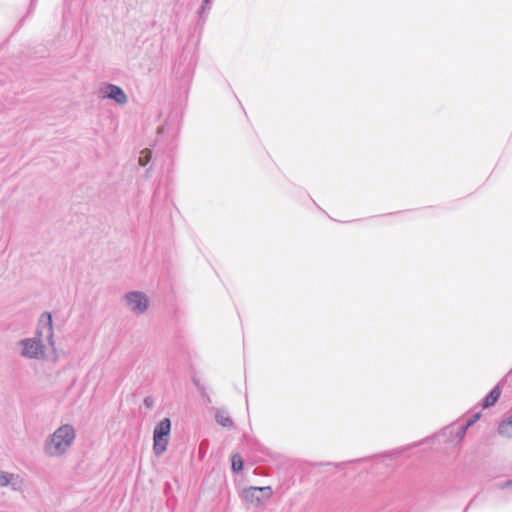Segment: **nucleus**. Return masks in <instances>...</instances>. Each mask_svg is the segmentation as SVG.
<instances>
[{"instance_id": "nucleus-6", "label": "nucleus", "mask_w": 512, "mask_h": 512, "mask_svg": "<svg viewBox=\"0 0 512 512\" xmlns=\"http://www.w3.org/2000/svg\"><path fill=\"white\" fill-rule=\"evenodd\" d=\"M40 336H43L44 334L47 337L52 336V316L49 312H45L41 315L39 320V331Z\"/></svg>"}, {"instance_id": "nucleus-3", "label": "nucleus", "mask_w": 512, "mask_h": 512, "mask_svg": "<svg viewBox=\"0 0 512 512\" xmlns=\"http://www.w3.org/2000/svg\"><path fill=\"white\" fill-rule=\"evenodd\" d=\"M272 488L270 486L264 487H249L243 490L242 497L244 501L252 505H259L264 500L272 497Z\"/></svg>"}, {"instance_id": "nucleus-5", "label": "nucleus", "mask_w": 512, "mask_h": 512, "mask_svg": "<svg viewBox=\"0 0 512 512\" xmlns=\"http://www.w3.org/2000/svg\"><path fill=\"white\" fill-rule=\"evenodd\" d=\"M43 353V346L39 341L25 340L23 341V355L36 358Z\"/></svg>"}, {"instance_id": "nucleus-7", "label": "nucleus", "mask_w": 512, "mask_h": 512, "mask_svg": "<svg viewBox=\"0 0 512 512\" xmlns=\"http://www.w3.org/2000/svg\"><path fill=\"white\" fill-rule=\"evenodd\" d=\"M108 98L114 99L119 104L127 102V97L123 90L115 85H108L105 89Z\"/></svg>"}, {"instance_id": "nucleus-4", "label": "nucleus", "mask_w": 512, "mask_h": 512, "mask_svg": "<svg viewBox=\"0 0 512 512\" xmlns=\"http://www.w3.org/2000/svg\"><path fill=\"white\" fill-rule=\"evenodd\" d=\"M128 305L133 311L142 313L147 309L148 300L147 298L138 292H132L126 295Z\"/></svg>"}, {"instance_id": "nucleus-8", "label": "nucleus", "mask_w": 512, "mask_h": 512, "mask_svg": "<svg viewBox=\"0 0 512 512\" xmlns=\"http://www.w3.org/2000/svg\"><path fill=\"white\" fill-rule=\"evenodd\" d=\"M501 395V389L496 386L490 393L489 395L485 398L482 406L484 408H488L490 406H493L499 399Z\"/></svg>"}, {"instance_id": "nucleus-11", "label": "nucleus", "mask_w": 512, "mask_h": 512, "mask_svg": "<svg viewBox=\"0 0 512 512\" xmlns=\"http://www.w3.org/2000/svg\"><path fill=\"white\" fill-rule=\"evenodd\" d=\"M151 159V151L149 149H145L141 151L140 157H139V164L141 166H145Z\"/></svg>"}, {"instance_id": "nucleus-13", "label": "nucleus", "mask_w": 512, "mask_h": 512, "mask_svg": "<svg viewBox=\"0 0 512 512\" xmlns=\"http://www.w3.org/2000/svg\"><path fill=\"white\" fill-rule=\"evenodd\" d=\"M9 481L10 479L6 474H0V486H6L9 483Z\"/></svg>"}, {"instance_id": "nucleus-1", "label": "nucleus", "mask_w": 512, "mask_h": 512, "mask_svg": "<svg viewBox=\"0 0 512 512\" xmlns=\"http://www.w3.org/2000/svg\"><path fill=\"white\" fill-rule=\"evenodd\" d=\"M74 436V429L71 426H61L54 432L50 442L46 445V453L50 456L63 454L71 445Z\"/></svg>"}, {"instance_id": "nucleus-12", "label": "nucleus", "mask_w": 512, "mask_h": 512, "mask_svg": "<svg viewBox=\"0 0 512 512\" xmlns=\"http://www.w3.org/2000/svg\"><path fill=\"white\" fill-rule=\"evenodd\" d=\"M219 424L223 427H229L232 425V419L231 418H220Z\"/></svg>"}, {"instance_id": "nucleus-9", "label": "nucleus", "mask_w": 512, "mask_h": 512, "mask_svg": "<svg viewBox=\"0 0 512 512\" xmlns=\"http://www.w3.org/2000/svg\"><path fill=\"white\" fill-rule=\"evenodd\" d=\"M243 459L239 454H235L232 457V468L234 471H241L243 469Z\"/></svg>"}, {"instance_id": "nucleus-2", "label": "nucleus", "mask_w": 512, "mask_h": 512, "mask_svg": "<svg viewBox=\"0 0 512 512\" xmlns=\"http://www.w3.org/2000/svg\"><path fill=\"white\" fill-rule=\"evenodd\" d=\"M171 423L169 418L162 420L154 429L153 448L157 455L164 453L169 443Z\"/></svg>"}, {"instance_id": "nucleus-10", "label": "nucleus", "mask_w": 512, "mask_h": 512, "mask_svg": "<svg viewBox=\"0 0 512 512\" xmlns=\"http://www.w3.org/2000/svg\"><path fill=\"white\" fill-rule=\"evenodd\" d=\"M511 429H512L511 418H508V419L502 421L499 425V432L501 434H508Z\"/></svg>"}, {"instance_id": "nucleus-14", "label": "nucleus", "mask_w": 512, "mask_h": 512, "mask_svg": "<svg viewBox=\"0 0 512 512\" xmlns=\"http://www.w3.org/2000/svg\"><path fill=\"white\" fill-rule=\"evenodd\" d=\"M473 422H474L473 420L469 421V422L467 423V426L471 425Z\"/></svg>"}]
</instances>
